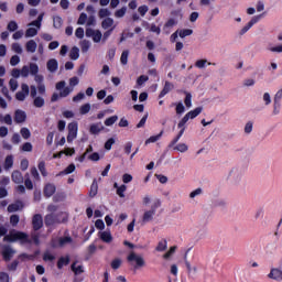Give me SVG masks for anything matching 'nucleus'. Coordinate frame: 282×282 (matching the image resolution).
I'll list each match as a JSON object with an SVG mask.
<instances>
[{
  "mask_svg": "<svg viewBox=\"0 0 282 282\" xmlns=\"http://www.w3.org/2000/svg\"><path fill=\"white\" fill-rule=\"evenodd\" d=\"M33 230L31 235L23 231L11 230L8 236L3 237L4 243H17L21 246H41V234L39 230L43 228V216L35 214L32 218Z\"/></svg>",
  "mask_w": 282,
  "mask_h": 282,
  "instance_id": "f257e3e1",
  "label": "nucleus"
},
{
  "mask_svg": "<svg viewBox=\"0 0 282 282\" xmlns=\"http://www.w3.org/2000/svg\"><path fill=\"white\" fill-rule=\"evenodd\" d=\"M67 83H65V80L58 82L55 85V89L59 91V94L54 93L51 97V102H56L58 98H67V96L74 91V88L65 87Z\"/></svg>",
  "mask_w": 282,
  "mask_h": 282,
  "instance_id": "f03ea898",
  "label": "nucleus"
},
{
  "mask_svg": "<svg viewBox=\"0 0 282 282\" xmlns=\"http://www.w3.org/2000/svg\"><path fill=\"white\" fill-rule=\"evenodd\" d=\"M127 261L130 263V265H133L134 270H140V268H144V265H147L144 258L134 251H131L128 254Z\"/></svg>",
  "mask_w": 282,
  "mask_h": 282,
  "instance_id": "7ed1b4c3",
  "label": "nucleus"
},
{
  "mask_svg": "<svg viewBox=\"0 0 282 282\" xmlns=\"http://www.w3.org/2000/svg\"><path fill=\"white\" fill-rule=\"evenodd\" d=\"M228 180L234 186H239L243 182V170L241 167H232L228 174Z\"/></svg>",
  "mask_w": 282,
  "mask_h": 282,
  "instance_id": "20e7f679",
  "label": "nucleus"
},
{
  "mask_svg": "<svg viewBox=\"0 0 282 282\" xmlns=\"http://www.w3.org/2000/svg\"><path fill=\"white\" fill-rule=\"evenodd\" d=\"M158 208H160V200L154 203L149 210H145L143 213V216L141 218L142 224H149L153 219V217H155Z\"/></svg>",
  "mask_w": 282,
  "mask_h": 282,
  "instance_id": "39448f33",
  "label": "nucleus"
},
{
  "mask_svg": "<svg viewBox=\"0 0 282 282\" xmlns=\"http://www.w3.org/2000/svg\"><path fill=\"white\" fill-rule=\"evenodd\" d=\"M202 111H204L203 107H197L194 110L187 112L182 120L178 122V127H184V124H186V122H188V120H194V118H197V116H199V113H202Z\"/></svg>",
  "mask_w": 282,
  "mask_h": 282,
  "instance_id": "423d86ee",
  "label": "nucleus"
},
{
  "mask_svg": "<svg viewBox=\"0 0 282 282\" xmlns=\"http://www.w3.org/2000/svg\"><path fill=\"white\" fill-rule=\"evenodd\" d=\"M63 214H48L44 218L45 226H55V224H64L65 220L61 219Z\"/></svg>",
  "mask_w": 282,
  "mask_h": 282,
  "instance_id": "0eeeda50",
  "label": "nucleus"
},
{
  "mask_svg": "<svg viewBox=\"0 0 282 282\" xmlns=\"http://www.w3.org/2000/svg\"><path fill=\"white\" fill-rule=\"evenodd\" d=\"M78 137V123L70 122L68 123V134H67V142L72 143Z\"/></svg>",
  "mask_w": 282,
  "mask_h": 282,
  "instance_id": "6e6552de",
  "label": "nucleus"
},
{
  "mask_svg": "<svg viewBox=\"0 0 282 282\" xmlns=\"http://www.w3.org/2000/svg\"><path fill=\"white\" fill-rule=\"evenodd\" d=\"M87 39H93L94 43H100L102 41V32L100 30H94L91 28L86 29Z\"/></svg>",
  "mask_w": 282,
  "mask_h": 282,
  "instance_id": "1a4fd4ad",
  "label": "nucleus"
},
{
  "mask_svg": "<svg viewBox=\"0 0 282 282\" xmlns=\"http://www.w3.org/2000/svg\"><path fill=\"white\" fill-rule=\"evenodd\" d=\"M30 74L31 76H34L35 83L39 85H43V75H39V65L34 63H30Z\"/></svg>",
  "mask_w": 282,
  "mask_h": 282,
  "instance_id": "9d476101",
  "label": "nucleus"
},
{
  "mask_svg": "<svg viewBox=\"0 0 282 282\" xmlns=\"http://www.w3.org/2000/svg\"><path fill=\"white\" fill-rule=\"evenodd\" d=\"M30 96V86L28 84H22L21 85V90L15 94V98L20 101L23 102L25 98Z\"/></svg>",
  "mask_w": 282,
  "mask_h": 282,
  "instance_id": "9b49d317",
  "label": "nucleus"
},
{
  "mask_svg": "<svg viewBox=\"0 0 282 282\" xmlns=\"http://www.w3.org/2000/svg\"><path fill=\"white\" fill-rule=\"evenodd\" d=\"M14 254H17V251L12 248H3L1 250V256L3 261L8 262V261H12Z\"/></svg>",
  "mask_w": 282,
  "mask_h": 282,
  "instance_id": "f8f14e48",
  "label": "nucleus"
},
{
  "mask_svg": "<svg viewBox=\"0 0 282 282\" xmlns=\"http://www.w3.org/2000/svg\"><path fill=\"white\" fill-rule=\"evenodd\" d=\"M57 243L61 247L72 246V243H74V239L72 238V236H69V232L66 231L63 237H59L57 239Z\"/></svg>",
  "mask_w": 282,
  "mask_h": 282,
  "instance_id": "ddd939ff",
  "label": "nucleus"
},
{
  "mask_svg": "<svg viewBox=\"0 0 282 282\" xmlns=\"http://www.w3.org/2000/svg\"><path fill=\"white\" fill-rule=\"evenodd\" d=\"M25 120H28V115L25 113V111L15 110L14 122H17V124H23V122H25Z\"/></svg>",
  "mask_w": 282,
  "mask_h": 282,
  "instance_id": "4468645a",
  "label": "nucleus"
},
{
  "mask_svg": "<svg viewBox=\"0 0 282 282\" xmlns=\"http://www.w3.org/2000/svg\"><path fill=\"white\" fill-rule=\"evenodd\" d=\"M281 100L279 97H273V105H272V116H279V113H281V107H282V104H281Z\"/></svg>",
  "mask_w": 282,
  "mask_h": 282,
  "instance_id": "2eb2a0df",
  "label": "nucleus"
},
{
  "mask_svg": "<svg viewBox=\"0 0 282 282\" xmlns=\"http://www.w3.org/2000/svg\"><path fill=\"white\" fill-rule=\"evenodd\" d=\"M46 68L51 74H55V72H58V61H56V58L48 59Z\"/></svg>",
  "mask_w": 282,
  "mask_h": 282,
  "instance_id": "dca6fc26",
  "label": "nucleus"
},
{
  "mask_svg": "<svg viewBox=\"0 0 282 282\" xmlns=\"http://www.w3.org/2000/svg\"><path fill=\"white\" fill-rule=\"evenodd\" d=\"M70 270L75 276H78L85 272V267H83V264H78V261H74L70 265Z\"/></svg>",
  "mask_w": 282,
  "mask_h": 282,
  "instance_id": "f3484780",
  "label": "nucleus"
},
{
  "mask_svg": "<svg viewBox=\"0 0 282 282\" xmlns=\"http://www.w3.org/2000/svg\"><path fill=\"white\" fill-rule=\"evenodd\" d=\"M70 261H72V258L69 257V254L59 257L57 260V270H63V268H65V265L70 263Z\"/></svg>",
  "mask_w": 282,
  "mask_h": 282,
  "instance_id": "a211bd4d",
  "label": "nucleus"
},
{
  "mask_svg": "<svg viewBox=\"0 0 282 282\" xmlns=\"http://www.w3.org/2000/svg\"><path fill=\"white\" fill-rule=\"evenodd\" d=\"M268 276H269V279H273V281H282V270L281 269H271Z\"/></svg>",
  "mask_w": 282,
  "mask_h": 282,
  "instance_id": "6ab92c4d",
  "label": "nucleus"
},
{
  "mask_svg": "<svg viewBox=\"0 0 282 282\" xmlns=\"http://www.w3.org/2000/svg\"><path fill=\"white\" fill-rule=\"evenodd\" d=\"M11 180L14 182V184H23V174L21 171L15 170L11 174Z\"/></svg>",
  "mask_w": 282,
  "mask_h": 282,
  "instance_id": "aec40b11",
  "label": "nucleus"
},
{
  "mask_svg": "<svg viewBox=\"0 0 282 282\" xmlns=\"http://www.w3.org/2000/svg\"><path fill=\"white\" fill-rule=\"evenodd\" d=\"M56 193V185L48 183L44 187V195L45 197H52Z\"/></svg>",
  "mask_w": 282,
  "mask_h": 282,
  "instance_id": "412c9836",
  "label": "nucleus"
},
{
  "mask_svg": "<svg viewBox=\"0 0 282 282\" xmlns=\"http://www.w3.org/2000/svg\"><path fill=\"white\" fill-rule=\"evenodd\" d=\"M174 85L171 82H165V85L163 87V89L161 90L159 98H164L166 96V94H169L170 91H172V89H174Z\"/></svg>",
  "mask_w": 282,
  "mask_h": 282,
  "instance_id": "4be33fe9",
  "label": "nucleus"
},
{
  "mask_svg": "<svg viewBox=\"0 0 282 282\" xmlns=\"http://www.w3.org/2000/svg\"><path fill=\"white\" fill-rule=\"evenodd\" d=\"M36 47H39V44H36V41L30 40L25 43V50L29 54H34L36 52Z\"/></svg>",
  "mask_w": 282,
  "mask_h": 282,
  "instance_id": "5701e85b",
  "label": "nucleus"
},
{
  "mask_svg": "<svg viewBox=\"0 0 282 282\" xmlns=\"http://www.w3.org/2000/svg\"><path fill=\"white\" fill-rule=\"evenodd\" d=\"M174 25H177V22L175 21V19L167 20V22L163 26V32L166 35L171 34V28H173Z\"/></svg>",
  "mask_w": 282,
  "mask_h": 282,
  "instance_id": "b1692460",
  "label": "nucleus"
},
{
  "mask_svg": "<svg viewBox=\"0 0 282 282\" xmlns=\"http://www.w3.org/2000/svg\"><path fill=\"white\" fill-rule=\"evenodd\" d=\"M102 129H105V127L102 126V123H95L90 126V133L93 135H98V133H100V131H102Z\"/></svg>",
  "mask_w": 282,
  "mask_h": 282,
  "instance_id": "393cba45",
  "label": "nucleus"
},
{
  "mask_svg": "<svg viewBox=\"0 0 282 282\" xmlns=\"http://www.w3.org/2000/svg\"><path fill=\"white\" fill-rule=\"evenodd\" d=\"M14 166V156L8 155L4 160V171H10Z\"/></svg>",
  "mask_w": 282,
  "mask_h": 282,
  "instance_id": "a878e982",
  "label": "nucleus"
},
{
  "mask_svg": "<svg viewBox=\"0 0 282 282\" xmlns=\"http://www.w3.org/2000/svg\"><path fill=\"white\" fill-rule=\"evenodd\" d=\"M79 57L80 50L78 48V46H74L69 52V58H72V61H78Z\"/></svg>",
  "mask_w": 282,
  "mask_h": 282,
  "instance_id": "bb28decb",
  "label": "nucleus"
},
{
  "mask_svg": "<svg viewBox=\"0 0 282 282\" xmlns=\"http://www.w3.org/2000/svg\"><path fill=\"white\" fill-rule=\"evenodd\" d=\"M33 106L36 107V109L45 107V99L41 96L34 97Z\"/></svg>",
  "mask_w": 282,
  "mask_h": 282,
  "instance_id": "cd10ccee",
  "label": "nucleus"
},
{
  "mask_svg": "<svg viewBox=\"0 0 282 282\" xmlns=\"http://www.w3.org/2000/svg\"><path fill=\"white\" fill-rule=\"evenodd\" d=\"M96 195H98V181L95 178L90 185L89 196L96 197Z\"/></svg>",
  "mask_w": 282,
  "mask_h": 282,
  "instance_id": "c85d7f7f",
  "label": "nucleus"
},
{
  "mask_svg": "<svg viewBox=\"0 0 282 282\" xmlns=\"http://www.w3.org/2000/svg\"><path fill=\"white\" fill-rule=\"evenodd\" d=\"M180 39H186V36H191L193 34V29H182L177 30Z\"/></svg>",
  "mask_w": 282,
  "mask_h": 282,
  "instance_id": "c756f323",
  "label": "nucleus"
},
{
  "mask_svg": "<svg viewBox=\"0 0 282 282\" xmlns=\"http://www.w3.org/2000/svg\"><path fill=\"white\" fill-rule=\"evenodd\" d=\"M185 94V106L187 107V109H191V107H193V95H191V93L188 91H184Z\"/></svg>",
  "mask_w": 282,
  "mask_h": 282,
  "instance_id": "7c9ffc66",
  "label": "nucleus"
},
{
  "mask_svg": "<svg viewBox=\"0 0 282 282\" xmlns=\"http://www.w3.org/2000/svg\"><path fill=\"white\" fill-rule=\"evenodd\" d=\"M80 47H82V52L84 54H87V52H89V48L91 47V42H89L87 40H83L80 42Z\"/></svg>",
  "mask_w": 282,
  "mask_h": 282,
  "instance_id": "2f4dec72",
  "label": "nucleus"
},
{
  "mask_svg": "<svg viewBox=\"0 0 282 282\" xmlns=\"http://www.w3.org/2000/svg\"><path fill=\"white\" fill-rule=\"evenodd\" d=\"M164 134V130H162L159 134L150 137L147 141L145 144H152L153 142H158L160 138Z\"/></svg>",
  "mask_w": 282,
  "mask_h": 282,
  "instance_id": "473e14b6",
  "label": "nucleus"
},
{
  "mask_svg": "<svg viewBox=\"0 0 282 282\" xmlns=\"http://www.w3.org/2000/svg\"><path fill=\"white\" fill-rule=\"evenodd\" d=\"M113 25V19L111 18H106L102 22H101V26L104 30H109V28H111Z\"/></svg>",
  "mask_w": 282,
  "mask_h": 282,
  "instance_id": "72a5a7b5",
  "label": "nucleus"
},
{
  "mask_svg": "<svg viewBox=\"0 0 282 282\" xmlns=\"http://www.w3.org/2000/svg\"><path fill=\"white\" fill-rule=\"evenodd\" d=\"M53 26L58 30L63 26V18L62 17H54L53 18Z\"/></svg>",
  "mask_w": 282,
  "mask_h": 282,
  "instance_id": "f704fd0d",
  "label": "nucleus"
},
{
  "mask_svg": "<svg viewBox=\"0 0 282 282\" xmlns=\"http://www.w3.org/2000/svg\"><path fill=\"white\" fill-rule=\"evenodd\" d=\"M100 239L102 240V241H105L106 243H110V241H111V232H109V231H102V232H100Z\"/></svg>",
  "mask_w": 282,
  "mask_h": 282,
  "instance_id": "c9c22d12",
  "label": "nucleus"
},
{
  "mask_svg": "<svg viewBox=\"0 0 282 282\" xmlns=\"http://www.w3.org/2000/svg\"><path fill=\"white\" fill-rule=\"evenodd\" d=\"M36 34H39V30H36L35 28H29L25 32V37L32 39V37L36 36Z\"/></svg>",
  "mask_w": 282,
  "mask_h": 282,
  "instance_id": "e433bc0d",
  "label": "nucleus"
},
{
  "mask_svg": "<svg viewBox=\"0 0 282 282\" xmlns=\"http://www.w3.org/2000/svg\"><path fill=\"white\" fill-rule=\"evenodd\" d=\"M19 259H21V261H34V259H36V254L21 253Z\"/></svg>",
  "mask_w": 282,
  "mask_h": 282,
  "instance_id": "4c0bfd02",
  "label": "nucleus"
},
{
  "mask_svg": "<svg viewBox=\"0 0 282 282\" xmlns=\"http://www.w3.org/2000/svg\"><path fill=\"white\" fill-rule=\"evenodd\" d=\"M24 186L28 191H32V188H34V184L32 183V180H30V174L28 173L25 174Z\"/></svg>",
  "mask_w": 282,
  "mask_h": 282,
  "instance_id": "58836bf2",
  "label": "nucleus"
},
{
  "mask_svg": "<svg viewBox=\"0 0 282 282\" xmlns=\"http://www.w3.org/2000/svg\"><path fill=\"white\" fill-rule=\"evenodd\" d=\"M252 129H254V123L252 121H248L245 124V130H243L246 135H250V133H252Z\"/></svg>",
  "mask_w": 282,
  "mask_h": 282,
  "instance_id": "ea45409f",
  "label": "nucleus"
},
{
  "mask_svg": "<svg viewBox=\"0 0 282 282\" xmlns=\"http://www.w3.org/2000/svg\"><path fill=\"white\" fill-rule=\"evenodd\" d=\"M262 100L265 107H270V105H272V96H270V93H264L262 96Z\"/></svg>",
  "mask_w": 282,
  "mask_h": 282,
  "instance_id": "a19ab883",
  "label": "nucleus"
},
{
  "mask_svg": "<svg viewBox=\"0 0 282 282\" xmlns=\"http://www.w3.org/2000/svg\"><path fill=\"white\" fill-rule=\"evenodd\" d=\"M120 63H121V65H127V63H129V51L128 50L122 52L121 57H120Z\"/></svg>",
  "mask_w": 282,
  "mask_h": 282,
  "instance_id": "79ce46f5",
  "label": "nucleus"
},
{
  "mask_svg": "<svg viewBox=\"0 0 282 282\" xmlns=\"http://www.w3.org/2000/svg\"><path fill=\"white\" fill-rule=\"evenodd\" d=\"M20 133L24 140H30V138L32 137V132H30V129L28 128H22L20 130Z\"/></svg>",
  "mask_w": 282,
  "mask_h": 282,
  "instance_id": "37998d69",
  "label": "nucleus"
},
{
  "mask_svg": "<svg viewBox=\"0 0 282 282\" xmlns=\"http://www.w3.org/2000/svg\"><path fill=\"white\" fill-rule=\"evenodd\" d=\"M7 30H9V32H17L19 30V24H17V21H10L7 25Z\"/></svg>",
  "mask_w": 282,
  "mask_h": 282,
  "instance_id": "c03bdc74",
  "label": "nucleus"
},
{
  "mask_svg": "<svg viewBox=\"0 0 282 282\" xmlns=\"http://www.w3.org/2000/svg\"><path fill=\"white\" fill-rule=\"evenodd\" d=\"M19 268V260H13L10 264L7 265V269L9 272H17V269Z\"/></svg>",
  "mask_w": 282,
  "mask_h": 282,
  "instance_id": "a18cd8bd",
  "label": "nucleus"
},
{
  "mask_svg": "<svg viewBox=\"0 0 282 282\" xmlns=\"http://www.w3.org/2000/svg\"><path fill=\"white\" fill-rule=\"evenodd\" d=\"M37 169L41 173V175H43V177H47V170L45 169V162L41 161L37 165Z\"/></svg>",
  "mask_w": 282,
  "mask_h": 282,
  "instance_id": "49530a36",
  "label": "nucleus"
},
{
  "mask_svg": "<svg viewBox=\"0 0 282 282\" xmlns=\"http://www.w3.org/2000/svg\"><path fill=\"white\" fill-rule=\"evenodd\" d=\"M118 122V116H112L105 120L106 127H112V124H116Z\"/></svg>",
  "mask_w": 282,
  "mask_h": 282,
  "instance_id": "de8ad7c7",
  "label": "nucleus"
},
{
  "mask_svg": "<svg viewBox=\"0 0 282 282\" xmlns=\"http://www.w3.org/2000/svg\"><path fill=\"white\" fill-rule=\"evenodd\" d=\"M11 48H12V52H14L15 54H23V47L19 43H13L11 45Z\"/></svg>",
  "mask_w": 282,
  "mask_h": 282,
  "instance_id": "09e8293b",
  "label": "nucleus"
},
{
  "mask_svg": "<svg viewBox=\"0 0 282 282\" xmlns=\"http://www.w3.org/2000/svg\"><path fill=\"white\" fill-rule=\"evenodd\" d=\"M33 145L30 142H25L24 144L21 145V151L24 153H32Z\"/></svg>",
  "mask_w": 282,
  "mask_h": 282,
  "instance_id": "8fccbe9b",
  "label": "nucleus"
},
{
  "mask_svg": "<svg viewBox=\"0 0 282 282\" xmlns=\"http://www.w3.org/2000/svg\"><path fill=\"white\" fill-rule=\"evenodd\" d=\"M9 87H10L11 91H17V89H19V82L14 78H11L9 80Z\"/></svg>",
  "mask_w": 282,
  "mask_h": 282,
  "instance_id": "3c124183",
  "label": "nucleus"
},
{
  "mask_svg": "<svg viewBox=\"0 0 282 282\" xmlns=\"http://www.w3.org/2000/svg\"><path fill=\"white\" fill-rule=\"evenodd\" d=\"M127 14V7H123L115 12L116 19H122Z\"/></svg>",
  "mask_w": 282,
  "mask_h": 282,
  "instance_id": "603ef678",
  "label": "nucleus"
},
{
  "mask_svg": "<svg viewBox=\"0 0 282 282\" xmlns=\"http://www.w3.org/2000/svg\"><path fill=\"white\" fill-rule=\"evenodd\" d=\"M88 111H91V105L85 104L79 108V113L85 116Z\"/></svg>",
  "mask_w": 282,
  "mask_h": 282,
  "instance_id": "864d4df0",
  "label": "nucleus"
},
{
  "mask_svg": "<svg viewBox=\"0 0 282 282\" xmlns=\"http://www.w3.org/2000/svg\"><path fill=\"white\" fill-rule=\"evenodd\" d=\"M175 151H180V153H186L188 151V145L186 143H180L174 148Z\"/></svg>",
  "mask_w": 282,
  "mask_h": 282,
  "instance_id": "5fc2aeb1",
  "label": "nucleus"
},
{
  "mask_svg": "<svg viewBox=\"0 0 282 282\" xmlns=\"http://www.w3.org/2000/svg\"><path fill=\"white\" fill-rule=\"evenodd\" d=\"M0 122H4V124H12V116L6 115V116H0Z\"/></svg>",
  "mask_w": 282,
  "mask_h": 282,
  "instance_id": "6e6d98bb",
  "label": "nucleus"
},
{
  "mask_svg": "<svg viewBox=\"0 0 282 282\" xmlns=\"http://www.w3.org/2000/svg\"><path fill=\"white\" fill-rule=\"evenodd\" d=\"M87 13L83 12L80 13L78 20H77V25H85L87 22Z\"/></svg>",
  "mask_w": 282,
  "mask_h": 282,
  "instance_id": "4d7b16f0",
  "label": "nucleus"
},
{
  "mask_svg": "<svg viewBox=\"0 0 282 282\" xmlns=\"http://www.w3.org/2000/svg\"><path fill=\"white\" fill-rule=\"evenodd\" d=\"M20 76H22V78H28L30 76V66H23L20 70Z\"/></svg>",
  "mask_w": 282,
  "mask_h": 282,
  "instance_id": "13d9d810",
  "label": "nucleus"
},
{
  "mask_svg": "<svg viewBox=\"0 0 282 282\" xmlns=\"http://www.w3.org/2000/svg\"><path fill=\"white\" fill-rule=\"evenodd\" d=\"M19 63H21V57H19V55H13L10 59V65L12 67H17V65H19Z\"/></svg>",
  "mask_w": 282,
  "mask_h": 282,
  "instance_id": "bf43d9fd",
  "label": "nucleus"
},
{
  "mask_svg": "<svg viewBox=\"0 0 282 282\" xmlns=\"http://www.w3.org/2000/svg\"><path fill=\"white\" fill-rule=\"evenodd\" d=\"M56 256L52 254L50 251L44 252L43 261H54Z\"/></svg>",
  "mask_w": 282,
  "mask_h": 282,
  "instance_id": "052dcab7",
  "label": "nucleus"
},
{
  "mask_svg": "<svg viewBox=\"0 0 282 282\" xmlns=\"http://www.w3.org/2000/svg\"><path fill=\"white\" fill-rule=\"evenodd\" d=\"M21 208V205L19 203L11 204L8 206V213H17Z\"/></svg>",
  "mask_w": 282,
  "mask_h": 282,
  "instance_id": "680f3d73",
  "label": "nucleus"
},
{
  "mask_svg": "<svg viewBox=\"0 0 282 282\" xmlns=\"http://www.w3.org/2000/svg\"><path fill=\"white\" fill-rule=\"evenodd\" d=\"M149 80V76L147 75H141L138 79H137V85H139V87H142L144 83H147Z\"/></svg>",
  "mask_w": 282,
  "mask_h": 282,
  "instance_id": "e2e57ef3",
  "label": "nucleus"
},
{
  "mask_svg": "<svg viewBox=\"0 0 282 282\" xmlns=\"http://www.w3.org/2000/svg\"><path fill=\"white\" fill-rule=\"evenodd\" d=\"M120 265H122V260H120L119 258L112 260L111 262L112 270H118Z\"/></svg>",
  "mask_w": 282,
  "mask_h": 282,
  "instance_id": "0e129e2a",
  "label": "nucleus"
},
{
  "mask_svg": "<svg viewBox=\"0 0 282 282\" xmlns=\"http://www.w3.org/2000/svg\"><path fill=\"white\" fill-rule=\"evenodd\" d=\"M11 142L12 144H21V135L19 133H13Z\"/></svg>",
  "mask_w": 282,
  "mask_h": 282,
  "instance_id": "69168bd1",
  "label": "nucleus"
},
{
  "mask_svg": "<svg viewBox=\"0 0 282 282\" xmlns=\"http://www.w3.org/2000/svg\"><path fill=\"white\" fill-rule=\"evenodd\" d=\"M19 221H20V217H19V215H12L11 217H10V224H11V226H17L18 224H19Z\"/></svg>",
  "mask_w": 282,
  "mask_h": 282,
  "instance_id": "338daca9",
  "label": "nucleus"
},
{
  "mask_svg": "<svg viewBox=\"0 0 282 282\" xmlns=\"http://www.w3.org/2000/svg\"><path fill=\"white\" fill-rule=\"evenodd\" d=\"M0 282H10V275L6 272H0Z\"/></svg>",
  "mask_w": 282,
  "mask_h": 282,
  "instance_id": "774afa93",
  "label": "nucleus"
}]
</instances>
